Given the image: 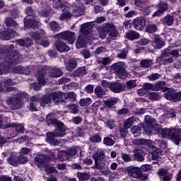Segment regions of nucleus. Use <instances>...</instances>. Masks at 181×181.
Segmentation results:
<instances>
[{
	"instance_id": "473e14b6",
	"label": "nucleus",
	"mask_w": 181,
	"mask_h": 181,
	"mask_svg": "<svg viewBox=\"0 0 181 181\" xmlns=\"http://www.w3.org/2000/svg\"><path fill=\"white\" fill-rule=\"evenodd\" d=\"M136 143L139 145H144L145 146H148V148H155L152 140L141 139L136 140Z\"/></svg>"
},
{
	"instance_id": "4c0bfd02",
	"label": "nucleus",
	"mask_w": 181,
	"mask_h": 181,
	"mask_svg": "<svg viewBox=\"0 0 181 181\" xmlns=\"http://www.w3.org/2000/svg\"><path fill=\"white\" fill-rule=\"evenodd\" d=\"M64 98L65 100H69L71 103H74L77 99V95L74 92L65 93H64Z\"/></svg>"
},
{
	"instance_id": "e433bc0d",
	"label": "nucleus",
	"mask_w": 181,
	"mask_h": 181,
	"mask_svg": "<svg viewBox=\"0 0 181 181\" xmlns=\"http://www.w3.org/2000/svg\"><path fill=\"white\" fill-rule=\"evenodd\" d=\"M117 103H118V98H110L104 101V104H105L108 108H111L113 105H115Z\"/></svg>"
},
{
	"instance_id": "9d476101",
	"label": "nucleus",
	"mask_w": 181,
	"mask_h": 181,
	"mask_svg": "<svg viewBox=\"0 0 181 181\" xmlns=\"http://www.w3.org/2000/svg\"><path fill=\"white\" fill-rule=\"evenodd\" d=\"M169 5L168 3L164 1H160L157 4V11L154 12L153 14V17L155 18V16H160L161 15H163L165 12H166V10L168 9Z\"/></svg>"
},
{
	"instance_id": "a19ab883",
	"label": "nucleus",
	"mask_w": 181,
	"mask_h": 181,
	"mask_svg": "<svg viewBox=\"0 0 181 181\" xmlns=\"http://www.w3.org/2000/svg\"><path fill=\"white\" fill-rule=\"evenodd\" d=\"M140 64L144 69H149L153 64V62L152 59H143L141 61Z\"/></svg>"
},
{
	"instance_id": "1a4fd4ad",
	"label": "nucleus",
	"mask_w": 181,
	"mask_h": 181,
	"mask_svg": "<svg viewBox=\"0 0 181 181\" xmlns=\"http://www.w3.org/2000/svg\"><path fill=\"white\" fill-rule=\"evenodd\" d=\"M46 121L48 125H57L58 128H62L64 126L63 122H59V120L56 119V114L54 113H49L47 115Z\"/></svg>"
},
{
	"instance_id": "20e7f679",
	"label": "nucleus",
	"mask_w": 181,
	"mask_h": 181,
	"mask_svg": "<svg viewBox=\"0 0 181 181\" xmlns=\"http://www.w3.org/2000/svg\"><path fill=\"white\" fill-rule=\"evenodd\" d=\"M128 176L134 179H141L143 181L148 180L149 178L148 174H144L141 168L138 167L129 166L126 169Z\"/></svg>"
},
{
	"instance_id": "f8f14e48",
	"label": "nucleus",
	"mask_w": 181,
	"mask_h": 181,
	"mask_svg": "<svg viewBox=\"0 0 181 181\" xmlns=\"http://www.w3.org/2000/svg\"><path fill=\"white\" fill-rule=\"evenodd\" d=\"M112 93H119L122 91H125V84L121 83L119 82H112L110 83V89Z\"/></svg>"
},
{
	"instance_id": "a878e982",
	"label": "nucleus",
	"mask_w": 181,
	"mask_h": 181,
	"mask_svg": "<svg viewBox=\"0 0 181 181\" xmlns=\"http://www.w3.org/2000/svg\"><path fill=\"white\" fill-rule=\"evenodd\" d=\"M162 23L166 25L167 26H172L175 22V17L172 15H167L161 21Z\"/></svg>"
},
{
	"instance_id": "f704fd0d",
	"label": "nucleus",
	"mask_w": 181,
	"mask_h": 181,
	"mask_svg": "<svg viewBox=\"0 0 181 181\" xmlns=\"http://www.w3.org/2000/svg\"><path fill=\"white\" fill-rule=\"evenodd\" d=\"M77 67V61L74 59H69V61L66 64V69L68 71H72L74 69Z\"/></svg>"
},
{
	"instance_id": "6e6552de",
	"label": "nucleus",
	"mask_w": 181,
	"mask_h": 181,
	"mask_svg": "<svg viewBox=\"0 0 181 181\" xmlns=\"http://www.w3.org/2000/svg\"><path fill=\"white\" fill-rule=\"evenodd\" d=\"M93 158L95 160V166L93 167V169H103V166L105 165V156L104 154H99L96 153L93 155Z\"/></svg>"
},
{
	"instance_id": "69168bd1",
	"label": "nucleus",
	"mask_w": 181,
	"mask_h": 181,
	"mask_svg": "<svg viewBox=\"0 0 181 181\" xmlns=\"http://www.w3.org/2000/svg\"><path fill=\"white\" fill-rule=\"evenodd\" d=\"M70 18H71V13L69 11H65L59 17V21H64V19H70Z\"/></svg>"
},
{
	"instance_id": "7c9ffc66",
	"label": "nucleus",
	"mask_w": 181,
	"mask_h": 181,
	"mask_svg": "<svg viewBox=\"0 0 181 181\" xmlns=\"http://www.w3.org/2000/svg\"><path fill=\"white\" fill-rule=\"evenodd\" d=\"M52 100V99L51 93L49 95H43L40 100L41 107H46V105L51 104Z\"/></svg>"
},
{
	"instance_id": "603ef678",
	"label": "nucleus",
	"mask_w": 181,
	"mask_h": 181,
	"mask_svg": "<svg viewBox=\"0 0 181 181\" xmlns=\"http://www.w3.org/2000/svg\"><path fill=\"white\" fill-rule=\"evenodd\" d=\"M166 86V83L163 81H158L155 85L153 88L154 91H159L163 88H165Z\"/></svg>"
},
{
	"instance_id": "864d4df0",
	"label": "nucleus",
	"mask_w": 181,
	"mask_h": 181,
	"mask_svg": "<svg viewBox=\"0 0 181 181\" xmlns=\"http://www.w3.org/2000/svg\"><path fill=\"white\" fill-rule=\"evenodd\" d=\"M77 177L79 181L88 180L90 179V175L86 173H78Z\"/></svg>"
},
{
	"instance_id": "393cba45",
	"label": "nucleus",
	"mask_w": 181,
	"mask_h": 181,
	"mask_svg": "<svg viewBox=\"0 0 181 181\" xmlns=\"http://www.w3.org/2000/svg\"><path fill=\"white\" fill-rule=\"evenodd\" d=\"M49 76L54 78H57V77L63 76V71H61L59 68L53 67L49 71Z\"/></svg>"
},
{
	"instance_id": "9b49d317",
	"label": "nucleus",
	"mask_w": 181,
	"mask_h": 181,
	"mask_svg": "<svg viewBox=\"0 0 181 181\" xmlns=\"http://www.w3.org/2000/svg\"><path fill=\"white\" fill-rule=\"evenodd\" d=\"M35 165H37L38 168H41V169H42V168H46L49 163V159H47L44 155H37L35 158Z\"/></svg>"
},
{
	"instance_id": "aec40b11",
	"label": "nucleus",
	"mask_w": 181,
	"mask_h": 181,
	"mask_svg": "<svg viewBox=\"0 0 181 181\" xmlns=\"http://www.w3.org/2000/svg\"><path fill=\"white\" fill-rule=\"evenodd\" d=\"M158 175L163 177V181H171L173 179V175L165 169L158 170Z\"/></svg>"
},
{
	"instance_id": "49530a36",
	"label": "nucleus",
	"mask_w": 181,
	"mask_h": 181,
	"mask_svg": "<svg viewBox=\"0 0 181 181\" xmlns=\"http://www.w3.org/2000/svg\"><path fill=\"white\" fill-rule=\"evenodd\" d=\"M49 28H50V30L54 33L58 32V30H60V25L56 21H51L49 23Z\"/></svg>"
},
{
	"instance_id": "39448f33",
	"label": "nucleus",
	"mask_w": 181,
	"mask_h": 181,
	"mask_svg": "<svg viewBox=\"0 0 181 181\" xmlns=\"http://www.w3.org/2000/svg\"><path fill=\"white\" fill-rule=\"evenodd\" d=\"M125 64L122 62H119L113 64L110 66L111 71H115L116 73L118 78L122 80H125L128 77V72L125 70L124 68Z\"/></svg>"
},
{
	"instance_id": "37998d69",
	"label": "nucleus",
	"mask_w": 181,
	"mask_h": 181,
	"mask_svg": "<svg viewBox=\"0 0 181 181\" xmlns=\"http://www.w3.org/2000/svg\"><path fill=\"white\" fill-rule=\"evenodd\" d=\"M65 5H67L66 2H64V4L62 3V0H54L53 1V7L56 9H59V8H61V9H63L65 6Z\"/></svg>"
},
{
	"instance_id": "c85d7f7f",
	"label": "nucleus",
	"mask_w": 181,
	"mask_h": 181,
	"mask_svg": "<svg viewBox=\"0 0 181 181\" xmlns=\"http://www.w3.org/2000/svg\"><path fill=\"white\" fill-rule=\"evenodd\" d=\"M136 122V117H130L129 118L126 119L124 121V128H126V129H129V128H131V127H132V125H134V124H135Z\"/></svg>"
},
{
	"instance_id": "680f3d73",
	"label": "nucleus",
	"mask_w": 181,
	"mask_h": 181,
	"mask_svg": "<svg viewBox=\"0 0 181 181\" xmlns=\"http://www.w3.org/2000/svg\"><path fill=\"white\" fill-rule=\"evenodd\" d=\"M98 170H100L101 173L105 176H108V175L111 174V170H110V168L105 167V165H103L102 168H98Z\"/></svg>"
},
{
	"instance_id": "0eeeda50",
	"label": "nucleus",
	"mask_w": 181,
	"mask_h": 181,
	"mask_svg": "<svg viewBox=\"0 0 181 181\" xmlns=\"http://www.w3.org/2000/svg\"><path fill=\"white\" fill-rule=\"evenodd\" d=\"M55 39H63L64 40H67L69 45L74 44V40H76V33L72 31H65L64 33H60L54 36Z\"/></svg>"
},
{
	"instance_id": "c9c22d12",
	"label": "nucleus",
	"mask_w": 181,
	"mask_h": 181,
	"mask_svg": "<svg viewBox=\"0 0 181 181\" xmlns=\"http://www.w3.org/2000/svg\"><path fill=\"white\" fill-rule=\"evenodd\" d=\"M95 94L96 96L98 97V98H103L104 95H106L107 92L103 89V87L98 86L95 90Z\"/></svg>"
},
{
	"instance_id": "774afa93",
	"label": "nucleus",
	"mask_w": 181,
	"mask_h": 181,
	"mask_svg": "<svg viewBox=\"0 0 181 181\" xmlns=\"http://www.w3.org/2000/svg\"><path fill=\"white\" fill-rule=\"evenodd\" d=\"M45 172L46 173H59V171L56 170V168L52 166H45Z\"/></svg>"
},
{
	"instance_id": "f3484780",
	"label": "nucleus",
	"mask_w": 181,
	"mask_h": 181,
	"mask_svg": "<svg viewBox=\"0 0 181 181\" xmlns=\"http://www.w3.org/2000/svg\"><path fill=\"white\" fill-rule=\"evenodd\" d=\"M30 36L34 39L37 43H40V39H43L46 36V32L44 30H40L37 32H31Z\"/></svg>"
},
{
	"instance_id": "e2e57ef3",
	"label": "nucleus",
	"mask_w": 181,
	"mask_h": 181,
	"mask_svg": "<svg viewBox=\"0 0 181 181\" xmlns=\"http://www.w3.org/2000/svg\"><path fill=\"white\" fill-rule=\"evenodd\" d=\"M171 56L170 48L165 49L161 54L160 59H166V57H170Z\"/></svg>"
},
{
	"instance_id": "58836bf2",
	"label": "nucleus",
	"mask_w": 181,
	"mask_h": 181,
	"mask_svg": "<svg viewBox=\"0 0 181 181\" xmlns=\"http://www.w3.org/2000/svg\"><path fill=\"white\" fill-rule=\"evenodd\" d=\"M7 160L11 166H18V165H19L18 156L15 155L11 156Z\"/></svg>"
},
{
	"instance_id": "bf43d9fd",
	"label": "nucleus",
	"mask_w": 181,
	"mask_h": 181,
	"mask_svg": "<svg viewBox=\"0 0 181 181\" xmlns=\"http://www.w3.org/2000/svg\"><path fill=\"white\" fill-rule=\"evenodd\" d=\"M18 163H21V165H25V163H28L29 161V158L28 156L21 154L20 156H18Z\"/></svg>"
},
{
	"instance_id": "c756f323",
	"label": "nucleus",
	"mask_w": 181,
	"mask_h": 181,
	"mask_svg": "<svg viewBox=\"0 0 181 181\" xmlns=\"http://www.w3.org/2000/svg\"><path fill=\"white\" fill-rule=\"evenodd\" d=\"M74 16H81V15H84V5L79 4L76 6L73 12Z\"/></svg>"
},
{
	"instance_id": "ea45409f",
	"label": "nucleus",
	"mask_w": 181,
	"mask_h": 181,
	"mask_svg": "<svg viewBox=\"0 0 181 181\" xmlns=\"http://www.w3.org/2000/svg\"><path fill=\"white\" fill-rule=\"evenodd\" d=\"M8 66H9V62H8L1 63V65H0V74H6L9 71Z\"/></svg>"
},
{
	"instance_id": "338daca9",
	"label": "nucleus",
	"mask_w": 181,
	"mask_h": 181,
	"mask_svg": "<svg viewBox=\"0 0 181 181\" xmlns=\"http://www.w3.org/2000/svg\"><path fill=\"white\" fill-rule=\"evenodd\" d=\"M67 156H74L77 153V148L76 147H72L66 151Z\"/></svg>"
},
{
	"instance_id": "ddd939ff",
	"label": "nucleus",
	"mask_w": 181,
	"mask_h": 181,
	"mask_svg": "<svg viewBox=\"0 0 181 181\" xmlns=\"http://www.w3.org/2000/svg\"><path fill=\"white\" fill-rule=\"evenodd\" d=\"M8 86H15V83L12 81V79L8 78L4 81V83H0V91H7L8 93H11V91H13V88H8Z\"/></svg>"
},
{
	"instance_id": "4d7b16f0",
	"label": "nucleus",
	"mask_w": 181,
	"mask_h": 181,
	"mask_svg": "<svg viewBox=\"0 0 181 181\" xmlns=\"http://www.w3.org/2000/svg\"><path fill=\"white\" fill-rule=\"evenodd\" d=\"M103 144L106 146H112L115 144L114 139H112L111 137H109V136L104 137Z\"/></svg>"
},
{
	"instance_id": "cd10ccee",
	"label": "nucleus",
	"mask_w": 181,
	"mask_h": 181,
	"mask_svg": "<svg viewBox=\"0 0 181 181\" xmlns=\"http://www.w3.org/2000/svg\"><path fill=\"white\" fill-rule=\"evenodd\" d=\"M163 46H165V40L160 36L156 37L154 39L155 49H162Z\"/></svg>"
},
{
	"instance_id": "b1692460",
	"label": "nucleus",
	"mask_w": 181,
	"mask_h": 181,
	"mask_svg": "<svg viewBox=\"0 0 181 181\" xmlns=\"http://www.w3.org/2000/svg\"><path fill=\"white\" fill-rule=\"evenodd\" d=\"M40 101V99L36 96H33L30 99V111H37V102Z\"/></svg>"
},
{
	"instance_id": "a211bd4d",
	"label": "nucleus",
	"mask_w": 181,
	"mask_h": 181,
	"mask_svg": "<svg viewBox=\"0 0 181 181\" xmlns=\"http://www.w3.org/2000/svg\"><path fill=\"white\" fill-rule=\"evenodd\" d=\"M24 25L25 26H27V28H32L33 29H36L37 26H40V23L34 20V18L26 17L25 18H24Z\"/></svg>"
},
{
	"instance_id": "052dcab7",
	"label": "nucleus",
	"mask_w": 181,
	"mask_h": 181,
	"mask_svg": "<svg viewBox=\"0 0 181 181\" xmlns=\"http://www.w3.org/2000/svg\"><path fill=\"white\" fill-rule=\"evenodd\" d=\"M153 11H155V7L153 6H147L141 8V11L143 12L144 15H150V13H152Z\"/></svg>"
},
{
	"instance_id": "dca6fc26",
	"label": "nucleus",
	"mask_w": 181,
	"mask_h": 181,
	"mask_svg": "<svg viewBox=\"0 0 181 181\" xmlns=\"http://www.w3.org/2000/svg\"><path fill=\"white\" fill-rule=\"evenodd\" d=\"M165 98L170 101L172 100L174 101H181V91L177 93L172 91L167 92L165 93Z\"/></svg>"
},
{
	"instance_id": "79ce46f5",
	"label": "nucleus",
	"mask_w": 181,
	"mask_h": 181,
	"mask_svg": "<svg viewBox=\"0 0 181 181\" xmlns=\"http://www.w3.org/2000/svg\"><path fill=\"white\" fill-rule=\"evenodd\" d=\"M58 128L59 129L53 132L54 135H55L56 138H63L66 135V130L63 129V127Z\"/></svg>"
},
{
	"instance_id": "4be33fe9",
	"label": "nucleus",
	"mask_w": 181,
	"mask_h": 181,
	"mask_svg": "<svg viewBox=\"0 0 181 181\" xmlns=\"http://www.w3.org/2000/svg\"><path fill=\"white\" fill-rule=\"evenodd\" d=\"M56 136L53 132L47 133V142L50 144V145H54V146H57L59 145V140L55 139Z\"/></svg>"
},
{
	"instance_id": "2eb2a0df",
	"label": "nucleus",
	"mask_w": 181,
	"mask_h": 181,
	"mask_svg": "<svg viewBox=\"0 0 181 181\" xmlns=\"http://www.w3.org/2000/svg\"><path fill=\"white\" fill-rule=\"evenodd\" d=\"M93 28H97V25L94 24V22L84 23L81 28V32L83 35H88V33H91Z\"/></svg>"
},
{
	"instance_id": "c03bdc74",
	"label": "nucleus",
	"mask_w": 181,
	"mask_h": 181,
	"mask_svg": "<svg viewBox=\"0 0 181 181\" xmlns=\"http://www.w3.org/2000/svg\"><path fill=\"white\" fill-rule=\"evenodd\" d=\"M67 107L71 114H78V105L71 103Z\"/></svg>"
},
{
	"instance_id": "0e129e2a",
	"label": "nucleus",
	"mask_w": 181,
	"mask_h": 181,
	"mask_svg": "<svg viewBox=\"0 0 181 181\" xmlns=\"http://www.w3.org/2000/svg\"><path fill=\"white\" fill-rule=\"evenodd\" d=\"M86 73H87V71L86 70V68L85 67H81V68H79L78 69H77L75 71L74 74L76 76H80L85 75Z\"/></svg>"
},
{
	"instance_id": "2f4dec72",
	"label": "nucleus",
	"mask_w": 181,
	"mask_h": 181,
	"mask_svg": "<svg viewBox=\"0 0 181 181\" xmlns=\"http://www.w3.org/2000/svg\"><path fill=\"white\" fill-rule=\"evenodd\" d=\"M7 127L8 128H16V132H18V134H21V132H23V131H25V127L22 124L10 123Z\"/></svg>"
},
{
	"instance_id": "09e8293b",
	"label": "nucleus",
	"mask_w": 181,
	"mask_h": 181,
	"mask_svg": "<svg viewBox=\"0 0 181 181\" xmlns=\"http://www.w3.org/2000/svg\"><path fill=\"white\" fill-rule=\"evenodd\" d=\"M129 47H125L120 52V53L117 54V57L119 59H127V56L128 54V52H129Z\"/></svg>"
},
{
	"instance_id": "bb28decb",
	"label": "nucleus",
	"mask_w": 181,
	"mask_h": 181,
	"mask_svg": "<svg viewBox=\"0 0 181 181\" xmlns=\"http://www.w3.org/2000/svg\"><path fill=\"white\" fill-rule=\"evenodd\" d=\"M4 23L7 28H14L16 29V28L18 26V25L16 23V21H15L11 17H6L4 19Z\"/></svg>"
},
{
	"instance_id": "8fccbe9b",
	"label": "nucleus",
	"mask_w": 181,
	"mask_h": 181,
	"mask_svg": "<svg viewBox=\"0 0 181 181\" xmlns=\"http://www.w3.org/2000/svg\"><path fill=\"white\" fill-rule=\"evenodd\" d=\"M67 156L66 151H60L58 153L57 159L59 162H63L67 159Z\"/></svg>"
},
{
	"instance_id": "5fc2aeb1",
	"label": "nucleus",
	"mask_w": 181,
	"mask_h": 181,
	"mask_svg": "<svg viewBox=\"0 0 181 181\" xmlns=\"http://www.w3.org/2000/svg\"><path fill=\"white\" fill-rule=\"evenodd\" d=\"M86 131V127L80 126L75 129V135L76 136H83L84 132Z\"/></svg>"
},
{
	"instance_id": "4468645a",
	"label": "nucleus",
	"mask_w": 181,
	"mask_h": 181,
	"mask_svg": "<svg viewBox=\"0 0 181 181\" xmlns=\"http://www.w3.org/2000/svg\"><path fill=\"white\" fill-rule=\"evenodd\" d=\"M145 18L138 17L134 20L133 26L136 30H142L145 28Z\"/></svg>"
},
{
	"instance_id": "f03ea898",
	"label": "nucleus",
	"mask_w": 181,
	"mask_h": 181,
	"mask_svg": "<svg viewBox=\"0 0 181 181\" xmlns=\"http://www.w3.org/2000/svg\"><path fill=\"white\" fill-rule=\"evenodd\" d=\"M100 29L103 33H109L107 38L109 43L111 40H117V37H118V35H119L118 30H117V27L112 23H105L100 27Z\"/></svg>"
},
{
	"instance_id": "a18cd8bd",
	"label": "nucleus",
	"mask_w": 181,
	"mask_h": 181,
	"mask_svg": "<svg viewBox=\"0 0 181 181\" xmlns=\"http://www.w3.org/2000/svg\"><path fill=\"white\" fill-rule=\"evenodd\" d=\"M132 134L134 135V136H140L142 134V129L139 126H134L132 129Z\"/></svg>"
},
{
	"instance_id": "13d9d810",
	"label": "nucleus",
	"mask_w": 181,
	"mask_h": 181,
	"mask_svg": "<svg viewBox=\"0 0 181 181\" xmlns=\"http://www.w3.org/2000/svg\"><path fill=\"white\" fill-rule=\"evenodd\" d=\"M90 141L93 144H98V142H101L102 138L100 134H95V135L90 137Z\"/></svg>"
},
{
	"instance_id": "423d86ee",
	"label": "nucleus",
	"mask_w": 181,
	"mask_h": 181,
	"mask_svg": "<svg viewBox=\"0 0 181 181\" xmlns=\"http://www.w3.org/2000/svg\"><path fill=\"white\" fill-rule=\"evenodd\" d=\"M46 73H47V71L45 68H42L36 74V78H37V83H35L33 85V90L35 91H39L40 88H42V86L46 85V81L45 80V76H46Z\"/></svg>"
},
{
	"instance_id": "7ed1b4c3",
	"label": "nucleus",
	"mask_w": 181,
	"mask_h": 181,
	"mask_svg": "<svg viewBox=\"0 0 181 181\" xmlns=\"http://www.w3.org/2000/svg\"><path fill=\"white\" fill-rule=\"evenodd\" d=\"M161 134L163 138H170L173 142H175V145H179L181 142V129H169L164 128Z\"/></svg>"
},
{
	"instance_id": "6ab92c4d",
	"label": "nucleus",
	"mask_w": 181,
	"mask_h": 181,
	"mask_svg": "<svg viewBox=\"0 0 181 181\" xmlns=\"http://www.w3.org/2000/svg\"><path fill=\"white\" fill-rule=\"evenodd\" d=\"M51 97L54 104H57V103H60V101L64 103V99H63V98L64 97V93L63 92L51 93Z\"/></svg>"
},
{
	"instance_id": "5701e85b",
	"label": "nucleus",
	"mask_w": 181,
	"mask_h": 181,
	"mask_svg": "<svg viewBox=\"0 0 181 181\" xmlns=\"http://www.w3.org/2000/svg\"><path fill=\"white\" fill-rule=\"evenodd\" d=\"M55 46L58 52H69L70 50V47L66 46V44L62 41H57L55 42Z\"/></svg>"
},
{
	"instance_id": "6e6d98bb",
	"label": "nucleus",
	"mask_w": 181,
	"mask_h": 181,
	"mask_svg": "<svg viewBox=\"0 0 181 181\" xmlns=\"http://www.w3.org/2000/svg\"><path fill=\"white\" fill-rule=\"evenodd\" d=\"M91 104V98H86L83 99H81L79 101V105L81 107H87Z\"/></svg>"
},
{
	"instance_id": "3c124183",
	"label": "nucleus",
	"mask_w": 181,
	"mask_h": 181,
	"mask_svg": "<svg viewBox=\"0 0 181 181\" xmlns=\"http://www.w3.org/2000/svg\"><path fill=\"white\" fill-rule=\"evenodd\" d=\"M147 33H155L158 32V26L156 24H150L146 28Z\"/></svg>"
},
{
	"instance_id": "f257e3e1",
	"label": "nucleus",
	"mask_w": 181,
	"mask_h": 181,
	"mask_svg": "<svg viewBox=\"0 0 181 181\" xmlns=\"http://www.w3.org/2000/svg\"><path fill=\"white\" fill-rule=\"evenodd\" d=\"M28 93L19 92L8 100V104L12 110H19L23 105V100H28Z\"/></svg>"
},
{
	"instance_id": "412c9836",
	"label": "nucleus",
	"mask_w": 181,
	"mask_h": 181,
	"mask_svg": "<svg viewBox=\"0 0 181 181\" xmlns=\"http://www.w3.org/2000/svg\"><path fill=\"white\" fill-rule=\"evenodd\" d=\"M16 32L13 30L8 29L6 31H4L1 33V38L3 40H9L16 36Z\"/></svg>"
},
{
	"instance_id": "de8ad7c7",
	"label": "nucleus",
	"mask_w": 181,
	"mask_h": 181,
	"mask_svg": "<svg viewBox=\"0 0 181 181\" xmlns=\"http://www.w3.org/2000/svg\"><path fill=\"white\" fill-rule=\"evenodd\" d=\"M76 47L77 49H82V47H86V45H87V42H86V40L81 37H80L76 43Z\"/></svg>"
},
{
	"instance_id": "72a5a7b5",
	"label": "nucleus",
	"mask_w": 181,
	"mask_h": 181,
	"mask_svg": "<svg viewBox=\"0 0 181 181\" xmlns=\"http://www.w3.org/2000/svg\"><path fill=\"white\" fill-rule=\"evenodd\" d=\"M125 36L127 39H129V40H135L136 39H139L140 35L137 32L132 30L126 33Z\"/></svg>"
}]
</instances>
